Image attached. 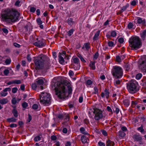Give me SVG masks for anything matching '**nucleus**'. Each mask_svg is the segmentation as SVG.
I'll use <instances>...</instances> for the list:
<instances>
[{"label":"nucleus","mask_w":146,"mask_h":146,"mask_svg":"<svg viewBox=\"0 0 146 146\" xmlns=\"http://www.w3.org/2000/svg\"><path fill=\"white\" fill-rule=\"evenodd\" d=\"M20 14L15 9L8 8L3 9L1 13V21L11 23L15 22L19 18Z\"/></svg>","instance_id":"nucleus-1"},{"label":"nucleus","mask_w":146,"mask_h":146,"mask_svg":"<svg viewBox=\"0 0 146 146\" xmlns=\"http://www.w3.org/2000/svg\"><path fill=\"white\" fill-rule=\"evenodd\" d=\"M54 89L56 94L60 98L64 99L66 97V92L65 90V86H67L68 90V93L70 94L72 91V89L69 84H68L64 81L63 82H57L55 85Z\"/></svg>","instance_id":"nucleus-2"},{"label":"nucleus","mask_w":146,"mask_h":146,"mask_svg":"<svg viewBox=\"0 0 146 146\" xmlns=\"http://www.w3.org/2000/svg\"><path fill=\"white\" fill-rule=\"evenodd\" d=\"M48 58L46 56L41 54L37 57V70H45L49 69L50 64L46 62Z\"/></svg>","instance_id":"nucleus-3"},{"label":"nucleus","mask_w":146,"mask_h":146,"mask_svg":"<svg viewBox=\"0 0 146 146\" xmlns=\"http://www.w3.org/2000/svg\"><path fill=\"white\" fill-rule=\"evenodd\" d=\"M129 42L132 50H136L140 48L142 46L141 39L138 36L131 37Z\"/></svg>","instance_id":"nucleus-4"},{"label":"nucleus","mask_w":146,"mask_h":146,"mask_svg":"<svg viewBox=\"0 0 146 146\" xmlns=\"http://www.w3.org/2000/svg\"><path fill=\"white\" fill-rule=\"evenodd\" d=\"M136 81L131 80L127 84V88L128 91L131 94L137 92L139 89Z\"/></svg>","instance_id":"nucleus-5"},{"label":"nucleus","mask_w":146,"mask_h":146,"mask_svg":"<svg viewBox=\"0 0 146 146\" xmlns=\"http://www.w3.org/2000/svg\"><path fill=\"white\" fill-rule=\"evenodd\" d=\"M40 102L44 105L49 104L50 100V95L45 92H42L39 95Z\"/></svg>","instance_id":"nucleus-6"},{"label":"nucleus","mask_w":146,"mask_h":146,"mask_svg":"<svg viewBox=\"0 0 146 146\" xmlns=\"http://www.w3.org/2000/svg\"><path fill=\"white\" fill-rule=\"evenodd\" d=\"M112 73L113 76L116 78H121L123 75L122 68L120 67L117 66L113 67Z\"/></svg>","instance_id":"nucleus-7"},{"label":"nucleus","mask_w":146,"mask_h":146,"mask_svg":"<svg viewBox=\"0 0 146 146\" xmlns=\"http://www.w3.org/2000/svg\"><path fill=\"white\" fill-rule=\"evenodd\" d=\"M92 112L94 114V118L96 120H99L100 119H102L104 116L102 111L101 110L97 108H94L92 111L90 110L89 111L88 113L89 114H91Z\"/></svg>","instance_id":"nucleus-8"},{"label":"nucleus","mask_w":146,"mask_h":146,"mask_svg":"<svg viewBox=\"0 0 146 146\" xmlns=\"http://www.w3.org/2000/svg\"><path fill=\"white\" fill-rule=\"evenodd\" d=\"M58 55L59 61L60 63L62 64H65V60L67 59H68V57L65 55V52H63L62 53H59Z\"/></svg>","instance_id":"nucleus-9"},{"label":"nucleus","mask_w":146,"mask_h":146,"mask_svg":"<svg viewBox=\"0 0 146 146\" xmlns=\"http://www.w3.org/2000/svg\"><path fill=\"white\" fill-rule=\"evenodd\" d=\"M73 62L74 64H72L71 66L75 70H77L79 69L80 67V61L79 59L76 57L73 59Z\"/></svg>","instance_id":"nucleus-10"},{"label":"nucleus","mask_w":146,"mask_h":146,"mask_svg":"<svg viewBox=\"0 0 146 146\" xmlns=\"http://www.w3.org/2000/svg\"><path fill=\"white\" fill-rule=\"evenodd\" d=\"M140 67L142 72H146V56L142 61L140 65Z\"/></svg>","instance_id":"nucleus-11"},{"label":"nucleus","mask_w":146,"mask_h":146,"mask_svg":"<svg viewBox=\"0 0 146 146\" xmlns=\"http://www.w3.org/2000/svg\"><path fill=\"white\" fill-rule=\"evenodd\" d=\"M110 92L108 90L106 89L104 92H102L101 93V96L102 98H104L106 96L107 99L110 97Z\"/></svg>","instance_id":"nucleus-12"},{"label":"nucleus","mask_w":146,"mask_h":146,"mask_svg":"<svg viewBox=\"0 0 146 146\" xmlns=\"http://www.w3.org/2000/svg\"><path fill=\"white\" fill-rule=\"evenodd\" d=\"M44 82L43 80L42 79H38L37 81V87L39 88L41 90H43L44 88L43 85Z\"/></svg>","instance_id":"nucleus-13"},{"label":"nucleus","mask_w":146,"mask_h":146,"mask_svg":"<svg viewBox=\"0 0 146 146\" xmlns=\"http://www.w3.org/2000/svg\"><path fill=\"white\" fill-rule=\"evenodd\" d=\"M37 24L38 27L42 29H43L44 28V22H43L41 20L40 18H37Z\"/></svg>","instance_id":"nucleus-14"},{"label":"nucleus","mask_w":146,"mask_h":146,"mask_svg":"<svg viewBox=\"0 0 146 146\" xmlns=\"http://www.w3.org/2000/svg\"><path fill=\"white\" fill-rule=\"evenodd\" d=\"M133 138L135 141L141 142L142 141V138L140 135L135 134L133 136Z\"/></svg>","instance_id":"nucleus-15"},{"label":"nucleus","mask_w":146,"mask_h":146,"mask_svg":"<svg viewBox=\"0 0 146 146\" xmlns=\"http://www.w3.org/2000/svg\"><path fill=\"white\" fill-rule=\"evenodd\" d=\"M45 45L44 41L42 40H40L37 42V47L42 48Z\"/></svg>","instance_id":"nucleus-16"},{"label":"nucleus","mask_w":146,"mask_h":146,"mask_svg":"<svg viewBox=\"0 0 146 146\" xmlns=\"http://www.w3.org/2000/svg\"><path fill=\"white\" fill-rule=\"evenodd\" d=\"M137 23L138 24H141L142 25H145V21L144 19H143L142 18L139 17L137 18Z\"/></svg>","instance_id":"nucleus-17"},{"label":"nucleus","mask_w":146,"mask_h":146,"mask_svg":"<svg viewBox=\"0 0 146 146\" xmlns=\"http://www.w3.org/2000/svg\"><path fill=\"white\" fill-rule=\"evenodd\" d=\"M95 62L94 61H90L89 64V66L90 68V69L92 70H95L96 69L95 66Z\"/></svg>","instance_id":"nucleus-18"},{"label":"nucleus","mask_w":146,"mask_h":146,"mask_svg":"<svg viewBox=\"0 0 146 146\" xmlns=\"http://www.w3.org/2000/svg\"><path fill=\"white\" fill-rule=\"evenodd\" d=\"M4 69V68L3 67L0 68V73L2 71H3L4 75L5 76H7L9 72V70L6 69L3 70Z\"/></svg>","instance_id":"nucleus-19"},{"label":"nucleus","mask_w":146,"mask_h":146,"mask_svg":"<svg viewBox=\"0 0 146 146\" xmlns=\"http://www.w3.org/2000/svg\"><path fill=\"white\" fill-rule=\"evenodd\" d=\"M100 33V31H98L95 34L94 36L93 37V39L94 40H97L98 39V37Z\"/></svg>","instance_id":"nucleus-20"},{"label":"nucleus","mask_w":146,"mask_h":146,"mask_svg":"<svg viewBox=\"0 0 146 146\" xmlns=\"http://www.w3.org/2000/svg\"><path fill=\"white\" fill-rule=\"evenodd\" d=\"M106 146H114L115 143L113 142L108 140L106 142Z\"/></svg>","instance_id":"nucleus-21"},{"label":"nucleus","mask_w":146,"mask_h":146,"mask_svg":"<svg viewBox=\"0 0 146 146\" xmlns=\"http://www.w3.org/2000/svg\"><path fill=\"white\" fill-rule=\"evenodd\" d=\"M12 112L13 113L14 116L15 117H17L18 116V113L17 110L12 109Z\"/></svg>","instance_id":"nucleus-22"},{"label":"nucleus","mask_w":146,"mask_h":146,"mask_svg":"<svg viewBox=\"0 0 146 146\" xmlns=\"http://www.w3.org/2000/svg\"><path fill=\"white\" fill-rule=\"evenodd\" d=\"M146 36V30H143L141 34V36L143 40H144Z\"/></svg>","instance_id":"nucleus-23"},{"label":"nucleus","mask_w":146,"mask_h":146,"mask_svg":"<svg viewBox=\"0 0 146 146\" xmlns=\"http://www.w3.org/2000/svg\"><path fill=\"white\" fill-rule=\"evenodd\" d=\"M7 121L9 123L11 122H15L17 121V119L15 117H13L11 118H8L7 119Z\"/></svg>","instance_id":"nucleus-24"},{"label":"nucleus","mask_w":146,"mask_h":146,"mask_svg":"<svg viewBox=\"0 0 146 146\" xmlns=\"http://www.w3.org/2000/svg\"><path fill=\"white\" fill-rule=\"evenodd\" d=\"M67 22L69 25L72 26L74 23V22L73 21V19L71 18H69L67 20Z\"/></svg>","instance_id":"nucleus-25"},{"label":"nucleus","mask_w":146,"mask_h":146,"mask_svg":"<svg viewBox=\"0 0 146 146\" xmlns=\"http://www.w3.org/2000/svg\"><path fill=\"white\" fill-rule=\"evenodd\" d=\"M80 132L85 135H88V134L86 131H85V129L83 127H81L80 129Z\"/></svg>","instance_id":"nucleus-26"},{"label":"nucleus","mask_w":146,"mask_h":146,"mask_svg":"<svg viewBox=\"0 0 146 146\" xmlns=\"http://www.w3.org/2000/svg\"><path fill=\"white\" fill-rule=\"evenodd\" d=\"M81 139L83 143H85L87 142V138L85 136L82 135V136Z\"/></svg>","instance_id":"nucleus-27"},{"label":"nucleus","mask_w":146,"mask_h":146,"mask_svg":"<svg viewBox=\"0 0 146 146\" xmlns=\"http://www.w3.org/2000/svg\"><path fill=\"white\" fill-rule=\"evenodd\" d=\"M129 5L128 4H127L123 6L120 11V13H121L125 10L127 8L129 7Z\"/></svg>","instance_id":"nucleus-28"},{"label":"nucleus","mask_w":146,"mask_h":146,"mask_svg":"<svg viewBox=\"0 0 146 146\" xmlns=\"http://www.w3.org/2000/svg\"><path fill=\"white\" fill-rule=\"evenodd\" d=\"M123 102L124 105L126 107H128L129 105V102L128 100H123Z\"/></svg>","instance_id":"nucleus-29"},{"label":"nucleus","mask_w":146,"mask_h":146,"mask_svg":"<svg viewBox=\"0 0 146 146\" xmlns=\"http://www.w3.org/2000/svg\"><path fill=\"white\" fill-rule=\"evenodd\" d=\"M8 102V100L6 99L1 100H0V103L1 104H5Z\"/></svg>","instance_id":"nucleus-30"},{"label":"nucleus","mask_w":146,"mask_h":146,"mask_svg":"<svg viewBox=\"0 0 146 146\" xmlns=\"http://www.w3.org/2000/svg\"><path fill=\"white\" fill-rule=\"evenodd\" d=\"M1 96L2 97H5L8 94V93L5 92L4 90H3L0 92Z\"/></svg>","instance_id":"nucleus-31"},{"label":"nucleus","mask_w":146,"mask_h":146,"mask_svg":"<svg viewBox=\"0 0 146 146\" xmlns=\"http://www.w3.org/2000/svg\"><path fill=\"white\" fill-rule=\"evenodd\" d=\"M22 106L23 108H24V110H25L28 107V104L26 102H25L22 104Z\"/></svg>","instance_id":"nucleus-32"},{"label":"nucleus","mask_w":146,"mask_h":146,"mask_svg":"<svg viewBox=\"0 0 146 146\" xmlns=\"http://www.w3.org/2000/svg\"><path fill=\"white\" fill-rule=\"evenodd\" d=\"M21 82L20 80H15L12 81V83L16 84H21Z\"/></svg>","instance_id":"nucleus-33"},{"label":"nucleus","mask_w":146,"mask_h":146,"mask_svg":"<svg viewBox=\"0 0 146 146\" xmlns=\"http://www.w3.org/2000/svg\"><path fill=\"white\" fill-rule=\"evenodd\" d=\"M137 130L140 131L141 133L143 132L144 130L143 128V125H141L140 127H138Z\"/></svg>","instance_id":"nucleus-34"},{"label":"nucleus","mask_w":146,"mask_h":146,"mask_svg":"<svg viewBox=\"0 0 146 146\" xmlns=\"http://www.w3.org/2000/svg\"><path fill=\"white\" fill-rule=\"evenodd\" d=\"M32 89L34 90H36V83H34L32 84L31 85Z\"/></svg>","instance_id":"nucleus-35"},{"label":"nucleus","mask_w":146,"mask_h":146,"mask_svg":"<svg viewBox=\"0 0 146 146\" xmlns=\"http://www.w3.org/2000/svg\"><path fill=\"white\" fill-rule=\"evenodd\" d=\"M114 84L115 86H117L120 83V81L119 80H116L114 82Z\"/></svg>","instance_id":"nucleus-36"},{"label":"nucleus","mask_w":146,"mask_h":146,"mask_svg":"<svg viewBox=\"0 0 146 146\" xmlns=\"http://www.w3.org/2000/svg\"><path fill=\"white\" fill-rule=\"evenodd\" d=\"M119 135L121 137H123L125 135V133L123 131H120L119 132Z\"/></svg>","instance_id":"nucleus-37"},{"label":"nucleus","mask_w":146,"mask_h":146,"mask_svg":"<svg viewBox=\"0 0 146 146\" xmlns=\"http://www.w3.org/2000/svg\"><path fill=\"white\" fill-rule=\"evenodd\" d=\"M142 74H137L135 76L136 79L139 80L142 77Z\"/></svg>","instance_id":"nucleus-38"},{"label":"nucleus","mask_w":146,"mask_h":146,"mask_svg":"<svg viewBox=\"0 0 146 146\" xmlns=\"http://www.w3.org/2000/svg\"><path fill=\"white\" fill-rule=\"evenodd\" d=\"M11 102L13 104H15L17 103V101L15 98H13Z\"/></svg>","instance_id":"nucleus-39"},{"label":"nucleus","mask_w":146,"mask_h":146,"mask_svg":"<svg viewBox=\"0 0 146 146\" xmlns=\"http://www.w3.org/2000/svg\"><path fill=\"white\" fill-rule=\"evenodd\" d=\"M111 36L113 37H115L116 35V32L115 31H111Z\"/></svg>","instance_id":"nucleus-40"},{"label":"nucleus","mask_w":146,"mask_h":146,"mask_svg":"<svg viewBox=\"0 0 146 146\" xmlns=\"http://www.w3.org/2000/svg\"><path fill=\"white\" fill-rule=\"evenodd\" d=\"M11 60L10 59H7L5 61V63L6 65L9 64L11 62Z\"/></svg>","instance_id":"nucleus-41"},{"label":"nucleus","mask_w":146,"mask_h":146,"mask_svg":"<svg viewBox=\"0 0 146 146\" xmlns=\"http://www.w3.org/2000/svg\"><path fill=\"white\" fill-rule=\"evenodd\" d=\"M116 61L118 62H120L122 60L121 57L119 56H117L116 57Z\"/></svg>","instance_id":"nucleus-42"},{"label":"nucleus","mask_w":146,"mask_h":146,"mask_svg":"<svg viewBox=\"0 0 146 146\" xmlns=\"http://www.w3.org/2000/svg\"><path fill=\"white\" fill-rule=\"evenodd\" d=\"M89 44V43H86L84 44L85 47L87 50H88L90 47Z\"/></svg>","instance_id":"nucleus-43"},{"label":"nucleus","mask_w":146,"mask_h":146,"mask_svg":"<svg viewBox=\"0 0 146 146\" xmlns=\"http://www.w3.org/2000/svg\"><path fill=\"white\" fill-rule=\"evenodd\" d=\"M74 32V30L73 29H71L69 30L68 32V35L69 36H70Z\"/></svg>","instance_id":"nucleus-44"},{"label":"nucleus","mask_w":146,"mask_h":146,"mask_svg":"<svg viewBox=\"0 0 146 146\" xmlns=\"http://www.w3.org/2000/svg\"><path fill=\"white\" fill-rule=\"evenodd\" d=\"M92 81L90 80H87L86 82V85H90L92 84Z\"/></svg>","instance_id":"nucleus-45"},{"label":"nucleus","mask_w":146,"mask_h":146,"mask_svg":"<svg viewBox=\"0 0 146 146\" xmlns=\"http://www.w3.org/2000/svg\"><path fill=\"white\" fill-rule=\"evenodd\" d=\"M108 46L110 47H112L113 46L114 43L111 41H109L108 42Z\"/></svg>","instance_id":"nucleus-46"},{"label":"nucleus","mask_w":146,"mask_h":146,"mask_svg":"<svg viewBox=\"0 0 146 146\" xmlns=\"http://www.w3.org/2000/svg\"><path fill=\"white\" fill-rule=\"evenodd\" d=\"M125 68L126 71H128L130 68V67L129 65L126 64L125 65Z\"/></svg>","instance_id":"nucleus-47"},{"label":"nucleus","mask_w":146,"mask_h":146,"mask_svg":"<svg viewBox=\"0 0 146 146\" xmlns=\"http://www.w3.org/2000/svg\"><path fill=\"white\" fill-rule=\"evenodd\" d=\"M139 118L141 121L142 122H144L146 121V117H144L143 116L142 117H140Z\"/></svg>","instance_id":"nucleus-48"},{"label":"nucleus","mask_w":146,"mask_h":146,"mask_svg":"<svg viewBox=\"0 0 146 146\" xmlns=\"http://www.w3.org/2000/svg\"><path fill=\"white\" fill-rule=\"evenodd\" d=\"M17 87H15L12 88V92L13 93H15L17 92Z\"/></svg>","instance_id":"nucleus-49"},{"label":"nucleus","mask_w":146,"mask_h":146,"mask_svg":"<svg viewBox=\"0 0 146 146\" xmlns=\"http://www.w3.org/2000/svg\"><path fill=\"white\" fill-rule=\"evenodd\" d=\"M36 10V8L33 7H31L30 8V11L34 13Z\"/></svg>","instance_id":"nucleus-50"},{"label":"nucleus","mask_w":146,"mask_h":146,"mask_svg":"<svg viewBox=\"0 0 146 146\" xmlns=\"http://www.w3.org/2000/svg\"><path fill=\"white\" fill-rule=\"evenodd\" d=\"M28 116L29 117L27 120V121L29 123L30 122L32 119V117L31 115L29 114H28Z\"/></svg>","instance_id":"nucleus-51"},{"label":"nucleus","mask_w":146,"mask_h":146,"mask_svg":"<svg viewBox=\"0 0 146 146\" xmlns=\"http://www.w3.org/2000/svg\"><path fill=\"white\" fill-rule=\"evenodd\" d=\"M2 30L3 32L6 34H7L8 33V30L6 28H3L2 29Z\"/></svg>","instance_id":"nucleus-52"},{"label":"nucleus","mask_w":146,"mask_h":146,"mask_svg":"<svg viewBox=\"0 0 146 146\" xmlns=\"http://www.w3.org/2000/svg\"><path fill=\"white\" fill-rule=\"evenodd\" d=\"M27 58L29 62H30L31 60V58L29 54H28L27 56Z\"/></svg>","instance_id":"nucleus-53"},{"label":"nucleus","mask_w":146,"mask_h":146,"mask_svg":"<svg viewBox=\"0 0 146 146\" xmlns=\"http://www.w3.org/2000/svg\"><path fill=\"white\" fill-rule=\"evenodd\" d=\"M129 29H130L132 28L133 27V25L132 23H129L127 26Z\"/></svg>","instance_id":"nucleus-54"},{"label":"nucleus","mask_w":146,"mask_h":146,"mask_svg":"<svg viewBox=\"0 0 146 146\" xmlns=\"http://www.w3.org/2000/svg\"><path fill=\"white\" fill-rule=\"evenodd\" d=\"M9 126L11 128H13L14 127H16L17 126V125L15 123H13L11 124Z\"/></svg>","instance_id":"nucleus-55"},{"label":"nucleus","mask_w":146,"mask_h":146,"mask_svg":"<svg viewBox=\"0 0 146 146\" xmlns=\"http://www.w3.org/2000/svg\"><path fill=\"white\" fill-rule=\"evenodd\" d=\"M94 93L95 94H96L98 93V89L96 87H95L94 88Z\"/></svg>","instance_id":"nucleus-56"},{"label":"nucleus","mask_w":146,"mask_h":146,"mask_svg":"<svg viewBox=\"0 0 146 146\" xmlns=\"http://www.w3.org/2000/svg\"><path fill=\"white\" fill-rule=\"evenodd\" d=\"M57 137L55 135H52L51 137V139L52 141H54L56 139Z\"/></svg>","instance_id":"nucleus-57"},{"label":"nucleus","mask_w":146,"mask_h":146,"mask_svg":"<svg viewBox=\"0 0 146 146\" xmlns=\"http://www.w3.org/2000/svg\"><path fill=\"white\" fill-rule=\"evenodd\" d=\"M106 109H107V110L108 111H109V112H111V113H112V109H111V108L110 106H108L107 107Z\"/></svg>","instance_id":"nucleus-58"},{"label":"nucleus","mask_w":146,"mask_h":146,"mask_svg":"<svg viewBox=\"0 0 146 146\" xmlns=\"http://www.w3.org/2000/svg\"><path fill=\"white\" fill-rule=\"evenodd\" d=\"M102 134L105 136H106L107 135V133L106 131L104 130H102Z\"/></svg>","instance_id":"nucleus-59"},{"label":"nucleus","mask_w":146,"mask_h":146,"mask_svg":"<svg viewBox=\"0 0 146 146\" xmlns=\"http://www.w3.org/2000/svg\"><path fill=\"white\" fill-rule=\"evenodd\" d=\"M118 41L120 43H122L124 41V39L123 38H120L118 39Z\"/></svg>","instance_id":"nucleus-60"},{"label":"nucleus","mask_w":146,"mask_h":146,"mask_svg":"<svg viewBox=\"0 0 146 146\" xmlns=\"http://www.w3.org/2000/svg\"><path fill=\"white\" fill-rule=\"evenodd\" d=\"M42 138V136L41 135H39L37 136V141H40L41 140Z\"/></svg>","instance_id":"nucleus-61"},{"label":"nucleus","mask_w":146,"mask_h":146,"mask_svg":"<svg viewBox=\"0 0 146 146\" xmlns=\"http://www.w3.org/2000/svg\"><path fill=\"white\" fill-rule=\"evenodd\" d=\"M98 144L100 146H105V145L104 143L100 141L99 142Z\"/></svg>","instance_id":"nucleus-62"},{"label":"nucleus","mask_w":146,"mask_h":146,"mask_svg":"<svg viewBox=\"0 0 146 146\" xmlns=\"http://www.w3.org/2000/svg\"><path fill=\"white\" fill-rule=\"evenodd\" d=\"M136 4V2L135 0L132 1L131 3V5L133 6L135 5Z\"/></svg>","instance_id":"nucleus-63"},{"label":"nucleus","mask_w":146,"mask_h":146,"mask_svg":"<svg viewBox=\"0 0 146 146\" xmlns=\"http://www.w3.org/2000/svg\"><path fill=\"white\" fill-rule=\"evenodd\" d=\"M3 90L5 92H7V91H10L11 90V88H7Z\"/></svg>","instance_id":"nucleus-64"}]
</instances>
